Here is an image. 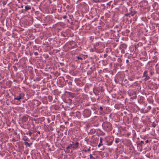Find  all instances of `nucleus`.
I'll return each mask as SVG.
<instances>
[{"label": "nucleus", "instance_id": "obj_1", "mask_svg": "<svg viewBox=\"0 0 159 159\" xmlns=\"http://www.w3.org/2000/svg\"><path fill=\"white\" fill-rule=\"evenodd\" d=\"M103 127L104 130L107 131H109L111 129V124L108 122H105L102 125Z\"/></svg>", "mask_w": 159, "mask_h": 159}, {"label": "nucleus", "instance_id": "obj_2", "mask_svg": "<svg viewBox=\"0 0 159 159\" xmlns=\"http://www.w3.org/2000/svg\"><path fill=\"white\" fill-rule=\"evenodd\" d=\"M142 77H145V78L144 79L145 81H146L150 79V77L148 75V71L147 70H146L144 72Z\"/></svg>", "mask_w": 159, "mask_h": 159}, {"label": "nucleus", "instance_id": "obj_3", "mask_svg": "<svg viewBox=\"0 0 159 159\" xmlns=\"http://www.w3.org/2000/svg\"><path fill=\"white\" fill-rule=\"evenodd\" d=\"M72 149H76L79 146V143L78 142H76L75 143L72 144Z\"/></svg>", "mask_w": 159, "mask_h": 159}, {"label": "nucleus", "instance_id": "obj_4", "mask_svg": "<svg viewBox=\"0 0 159 159\" xmlns=\"http://www.w3.org/2000/svg\"><path fill=\"white\" fill-rule=\"evenodd\" d=\"M23 97L21 95V94H20L19 96L17 97H16L14 98V100H20V99H23Z\"/></svg>", "mask_w": 159, "mask_h": 159}, {"label": "nucleus", "instance_id": "obj_5", "mask_svg": "<svg viewBox=\"0 0 159 159\" xmlns=\"http://www.w3.org/2000/svg\"><path fill=\"white\" fill-rule=\"evenodd\" d=\"M103 140V139L102 138L100 137V143L98 146V147H99L100 146L103 145L102 143Z\"/></svg>", "mask_w": 159, "mask_h": 159}, {"label": "nucleus", "instance_id": "obj_6", "mask_svg": "<svg viewBox=\"0 0 159 159\" xmlns=\"http://www.w3.org/2000/svg\"><path fill=\"white\" fill-rule=\"evenodd\" d=\"M90 148V147H89L88 148L87 150H83L82 152L83 153H84V152H86L88 151H91Z\"/></svg>", "mask_w": 159, "mask_h": 159}, {"label": "nucleus", "instance_id": "obj_7", "mask_svg": "<svg viewBox=\"0 0 159 159\" xmlns=\"http://www.w3.org/2000/svg\"><path fill=\"white\" fill-rule=\"evenodd\" d=\"M25 10L27 11L30 10L31 9V7L30 6H25Z\"/></svg>", "mask_w": 159, "mask_h": 159}, {"label": "nucleus", "instance_id": "obj_8", "mask_svg": "<svg viewBox=\"0 0 159 159\" xmlns=\"http://www.w3.org/2000/svg\"><path fill=\"white\" fill-rule=\"evenodd\" d=\"M25 145H26V146H28L29 147H30L31 145L32 144V143H29L27 142H25Z\"/></svg>", "mask_w": 159, "mask_h": 159}, {"label": "nucleus", "instance_id": "obj_9", "mask_svg": "<svg viewBox=\"0 0 159 159\" xmlns=\"http://www.w3.org/2000/svg\"><path fill=\"white\" fill-rule=\"evenodd\" d=\"M72 144H70L68 145V146L66 148V149L67 150L68 149H72Z\"/></svg>", "mask_w": 159, "mask_h": 159}, {"label": "nucleus", "instance_id": "obj_10", "mask_svg": "<svg viewBox=\"0 0 159 159\" xmlns=\"http://www.w3.org/2000/svg\"><path fill=\"white\" fill-rule=\"evenodd\" d=\"M120 142V139L118 138H116L115 139V142L117 143Z\"/></svg>", "mask_w": 159, "mask_h": 159}, {"label": "nucleus", "instance_id": "obj_11", "mask_svg": "<svg viewBox=\"0 0 159 159\" xmlns=\"http://www.w3.org/2000/svg\"><path fill=\"white\" fill-rule=\"evenodd\" d=\"M90 159H96L95 158L93 157L91 154L89 155Z\"/></svg>", "mask_w": 159, "mask_h": 159}, {"label": "nucleus", "instance_id": "obj_12", "mask_svg": "<svg viewBox=\"0 0 159 159\" xmlns=\"http://www.w3.org/2000/svg\"><path fill=\"white\" fill-rule=\"evenodd\" d=\"M23 120H24L25 121H26L28 120V118L26 117H24L23 118Z\"/></svg>", "mask_w": 159, "mask_h": 159}, {"label": "nucleus", "instance_id": "obj_13", "mask_svg": "<svg viewBox=\"0 0 159 159\" xmlns=\"http://www.w3.org/2000/svg\"><path fill=\"white\" fill-rule=\"evenodd\" d=\"M76 58L78 60H79V59L81 60H82V58L80 57H79V56L76 57Z\"/></svg>", "mask_w": 159, "mask_h": 159}, {"label": "nucleus", "instance_id": "obj_14", "mask_svg": "<svg viewBox=\"0 0 159 159\" xmlns=\"http://www.w3.org/2000/svg\"><path fill=\"white\" fill-rule=\"evenodd\" d=\"M23 140H24L25 141H29V139H28V138H26L25 139L24 138Z\"/></svg>", "mask_w": 159, "mask_h": 159}, {"label": "nucleus", "instance_id": "obj_15", "mask_svg": "<svg viewBox=\"0 0 159 159\" xmlns=\"http://www.w3.org/2000/svg\"><path fill=\"white\" fill-rule=\"evenodd\" d=\"M32 134V132H31L30 131H29V135L30 136Z\"/></svg>", "mask_w": 159, "mask_h": 159}, {"label": "nucleus", "instance_id": "obj_16", "mask_svg": "<svg viewBox=\"0 0 159 159\" xmlns=\"http://www.w3.org/2000/svg\"><path fill=\"white\" fill-rule=\"evenodd\" d=\"M129 80L130 81H132L134 80V78L129 77Z\"/></svg>", "mask_w": 159, "mask_h": 159}, {"label": "nucleus", "instance_id": "obj_17", "mask_svg": "<svg viewBox=\"0 0 159 159\" xmlns=\"http://www.w3.org/2000/svg\"><path fill=\"white\" fill-rule=\"evenodd\" d=\"M100 109L102 111L103 109V108L102 107H100Z\"/></svg>", "mask_w": 159, "mask_h": 159}, {"label": "nucleus", "instance_id": "obj_18", "mask_svg": "<svg viewBox=\"0 0 159 159\" xmlns=\"http://www.w3.org/2000/svg\"><path fill=\"white\" fill-rule=\"evenodd\" d=\"M66 16H63V18L64 19L66 18Z\"/></svg>", "mask_w": 159, "mask_h": 159}, {"label": "nucleus", "instance_id": "obj_19", "mask_svg": "<svg viewBox=\"0 0 159 159\" xmlns=\"http://www.w3.org/2000/svg\"><path fill=\"white\" fill-rule=\"evenodd\" d=\"M34 54L35 55H38V53L37 52H34Z\"/></svg>", "mask_w": 159, "mask_h": 159}, {"label": "nucleus", "instance_id": "obj_20", "mask_svg": "<svg viewBox=\"0 0 159 159\" xmlns=\"http://www.w3.org/2000/svg\"><path fill=\"white\" fill-rule=\"evenodd\" d=\"M145 142H146V143H148V140H146L145 141Z\"/></svg>", "mask_w": 159, "mask_h": 159}, {"label": "nucleus", "instance_id": "obj_21", "mask_svg": "<svg viewBox=\"0 0 159 159\" xmlns=\"http://www.w3.org/2000/svg\"><path fill=\"white\" fill-rule=\"evenodd\" d=\"M37 133L39 134H40V132L39 131H38L37 132Z\"/></svg>", "mask_w": 159, "mask_h": 159}, {"label": "nucleus", "instance_id": "obj_22", "mask_svg": "<svg viewBox=\"0 0 159 159\" xmlns=\"http://www.w3.org/2000/svg\"><path fill=\"white\" fill-rule=\"evenodd\" d=\"M141 143H144L143 141H141Z\"/></svg>", "mask_w": 159, "mask_h": 159}, {"label": "nucleus", "instance_id": "obj_23", "mask_svg": "<svg viewBox=\"0 0 159 159\" xmlns=\"http://www.w3.org/2000/svg\"><path fill=\"white\" fill-rule=\"evenodd\" d=\"M128 14H125V16H128Z\"/></svg>", "mask_w": 159, "mask_h": 159}, {"label": "nucleus", "instance_id": "obj_24", "mask_svg": "<svg viewBox=\"0 0 159 159\" xmlns=\"http://www.w3.org/2000/svg\"><path fill=\"white\" fill-rule=\"evenodd\" d=\"M129 62V60H126V62Z\"/></svg>", "mask_w": 159, "mask_h": 159}, {"label": "nucleus", "instance_id": "obj_25", "mask_svg": "<svg viewBox=\"0 0 159 159\" xmlns=\"http://www.w3.org/2000/svg\"><path fill=\"white\" fill-rule=\"evenodd\" d=\"M153 127H155V126L154 125H153Z\"/></svg>", "mask_w": 159, "mask_h": 159}, {"label": "nucleus", "instance_id": "obj_26", "mask_svg": "<svg viewBox=\"0 0 159 159\" xmlns=\"http://www.w3.org/2000/svg\"><path fill=\"white\" fill-rule=\"evenodd\" d=\"M133 15H134V14H132V15H131V16H133Z\"/></svg>", "mask_w": 159, "mask_h": 159}, {"label": "nucleus", "instance_id": "obj_27", "mask_svg": "<svg viewBox=\"0 0 159 159\" xmlns=\"http://www.w3.org/2000/svg\"><path fill=\"white\" fill-rule=\"evenodd\" d=\"M21 8H23V6H21Z\"/></svg>", "mask_w": 159, "mask_h": 159}, {"label": "nucleus", "instance_id": "obj_28", "mask_svg": "<svg viewBox=\"0 0 159 159\" xmlns=\"http://www.w3.org/2000/svg\"><path fill=\"white\" fill-rule=\"evenodd\" d=\"M85 157H86V156H84V157H84V158H85Z\"/></svg>", "mask_w": 159, "mask_h": 159}]
</instances>
